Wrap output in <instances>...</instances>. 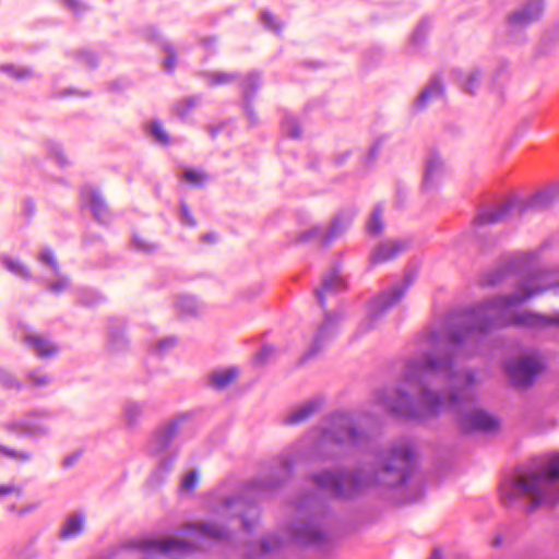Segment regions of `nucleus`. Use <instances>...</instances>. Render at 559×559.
Returning <instances> with one entry per match:
<instances>
[{"instance_id":"nucleus-22","label":"nucleus","mask_w":559,"mask_h":559,"mask_svg":"<svg viewBox=\"0 0 559 559\" xmlns=\"http://www.w3.org/2000/svg\"><path fill=\"white\" fill-rule=\"evenodd\" d=\"M443 95V86L438 79H432L425 90L421 91L415 102L418 109L424 108L428 103L441 98Z\"/></svg>"},{"instance_id":"nucleus-8","label":"nucleus","mask_w":559,"mask_h":559,"mask_svg":"<svg viewBox=\"0 0 559 559\" xmlns=\"http://www.w3.org/2000/svg\"><path fill=\"white\" fill-rule=\"evenodd\" d=\"M407 287V283L396 284L377 296L370 302L368 317L361 322L360 329L364 331L372 329L377 319L401 300Z\"/></svg>"},{"instance_id":"nucleus-11","label":"nucleus","mask_w":559,"mask_h":559,"mask_svg":"<svg viewBox=\"0 0 559 559\" xmlns=\"http://www.w3.org/2000/svg\"><path fill=\"white\" fill-rule=\"evenodd\" d=\"M447 167L437 153H430L426 158L424 189L429 190L437 187L443 179Z\"/></svg>"},{"instance_id":"nucleus-9","label":"nucleus","mask_w":559,"mask_h":559,"mask_svg":"<svg viewBox=\"0 0 559 559\" xmlns=\"http://www.w3.org/2000/svg\"><path fill=\"white\" fill-rule=\"evenodd\" d=\"M543 10V2L540 0L530 1L509 15V26L514 31L522 29L538 21Z\"/></svg>"},{"instance_id":"nucleus-21","label":"nucleus","mask_w":559,"mask_h":559,"mask_svg":"<svg viewBox=\"0 0 559 559\" xmlns=\"http://www.w3.org/2000/svg\"><path fill=\"white\" fill-rule=\"evenodd\" d=\"M321 408V402L319 400L307 401L306 403L299 405L294 408L286 417L285 421L290 425H298L307 419H309L312 415L318 413Z\"/></svg>"},{"instance_id":"nucleus-34","label":"nucleus","mask_w":559,"mask_h":559,"mask_svg":"<svg viewBox=\"0 0 559 559\" xmlns=\"http://www.w3.org/2000/svg\"><path fill=\"white\" fill-rule=\"evenodd\" d=\"M198 97H188L179 102L175 109L181 118H186L189 112L198 105Z\"/></svg>"},{"instance_id":"nucleus-36","label":"nucleus","mask_w":559,"mask_h":559,"mask_svg":"<svg viewBox=\"0 0 559 559\" xmlns=\"http://www.w3.org/2000/svg\"><path fill=\"white\" fill-rule=\"evenodd\" d=\"M183 177L187 181L194 185H200L207 178L206 174L200 169H187L183 173Z\"/></svg>"},{"instance_id":"nucleus-44","label":"nucleus","mask_w":559,"mask_h":559,"mask_svg":"<svg viewBox=\"0 0 559 559\" xmlns=\"http://www.w3.org/2000/svg\"><path fill=\"white\" fill-rule=\"evenodd\" d=\"M176 338L175 337H167L158 342L157 344V350L158 353H165L167 349L174 347L176 345Z\"/></svg>"},{"instance_id":"nucleus-28","label":"nucleus","mask_w":559,"mask_h":559,"mask_svg":"<svg viewBox=\"0 0 559 559\" xmlns=\"http://www.w3.org/2000/svg\"><path fill=\"white\" fill-rule=\"evenodd\" d=\"M191 534L211 538H223L226 535V531L224 527L213 523H201L193 526Z\"/></svg>"},{"instance_id":"nucleus-52","label":"nucleus","mask_w":559,"mask_h":559,"mask_svg":"<svg viewBox=\"0 0 559 559\" xmlns=\"http://www.w3.org/2000/svg\"><path fill=\"white\" fill-rule=\"evenodd\" d=\"M56 160L60 164V165H64L67 162H66V158L62 154V152L60 151H57L56 152Z\"/></svg>"},{"instance_id":"nucleus-13","label":"nucleus","mask_w":559,"mask_h":559,"mask_svg":"<svg viewBox=\"0 0 559 559\" xmlns=\"http://www.w3.org/2000/svg\"><path fill=\"white\" fill-rule=\"evenodd\" d=\"M81 195L84 204L91 209L96 219L102 223H107L109 221L110 212L102 195L94 188H83Z\"/></svg>"},{"instance_id":"nucleus-2","label":"nucleus","mask_w":559,"mask_h":559,"mask_svg":"<svg viewBox=\"0 0 559 559\" xmlns=\"http://www.w3.org/2000/svg\"><path fill=\"white\" fill-rule=\"evenodd\" d=\"M362 416L337 412L324 418L319 427L300 439L289 456H284L280 472L271 480L254 479L248 486L249 492H262L285 480L294 463L299 460H334L347 452L367 444L369 433L362 429Z\"/></svg>"},{"instance_id":"nucleus-60","label":"nucleus","mask_w":559,"mask_h":559,"mask_svg":"<svg viewBox=\"0 0 559 559\" xmlns=\"http://www.w3.org/2000/svg\"><path fill=\"white\" fill-rule=\"evenodd\" d=\"M34 509H35V507H32V508H28V509L20 510V511H19V514H20V515H23V514H25L27 511H31V510H34Z\"/></svg>"},{"instance_id":"nucleus-41","label":"nucleus","mask_w":559,"mask_h":559,"mask_svg":"<svg viewBox=\"0 0 559 559\" xmlns=\"http://www.w3.org/2000/svg\"><path fill=\"white\" fill-rule=\"evenodd\" d=\"M69 287V280L67 277H60L56 282L49 284V290L59 294Z\"/></svg>"},{"instance_id":"nucleus-61","label":"nucleus","mask_w":559,"mask_h":559,"mask_svg":"<svg viewBox=\"0 0 559 559\" xmlns=\"http://www.w3.org/2000/svg\"><path fill=\"white\" fill-rule=\"evenodd\" d=\"M203 237H204L205 239H212V238H213V235H210V234H209V235H204Z\"/></svg>"},{"instance_id":"nucleus-17","label":"nucleus","mask_w":559,"mask_h":559,"mask_svg":"<svg viewBox=\"0 0 559 559\" xmlns=\"http://www.w3.org/2000/svg\"><path fill=\"white\" fill-rule=\"evenodd\" d=\"M342 319V314L337 312H328L324 316V321L320 325L313 341V345L307 357L317 353L324 340H328L336 331L337 324Z\"/></svg>"},{"instance_id":"nucleus-26","label":"nucleus","mask_w":559,"mask_h":559,"mask_svg":"<svg viewBox=\"0 0 559 559\" xmlns=\"http://www.w3.org/2000/svg\"><path fill=\"white\" fill-rule=\"evenodd\" d=\"M259 75L257 73H250L248 74L245 80L242 81V91H243V97L247 100L245 110L248 116V118L253 122L254 121V114L250 105L248 104V99L251 97L253 92L259 87Z\"/></svg>"},{"instance_id":"nucleus-5","label":"nucleus","mask_w":559,"mask_h":559,"mask_svg":"<svg viewBox=\"0 0 559 559\" xmlns=\"http://www.w3.org/2000/svg\"><path fill=\"white\" fill-rule=\"evenodd\" d=\"M559 199V187H550L532 195L526 203L510 200L495 209L481 211L477 216L479 224L498 223L513 217L525 210L542 211L551 206Z\"/></svg>"},{"instance_id":"nucleus-16","label":"nucleus","mask_w":559,"mask_h":559,"mask_svg":"<svg viewBox=\"0 0 559 559\" xmlns=\"http://www.w3.org/2000/svg\"><path fill=\"white\" fill-rule=\"evenodd\" d=\"M346 288V281L341 275L337 269L332 270L328 274L324 275L322 280V286L320 289H317V299L321 307H324L325 297L329 294L337 293Z\"/></svg>"},{"instance_id":"nucleus-30","label":"nucleus","mask_w":559,"mask_h":559,"mask_svg":"<svg viewBox=\"0 0 559 559\" xmlns=\"http://www.w3.org/2000/svg\"><path fill=\"white\" fill-rule=\"evenodd\" d=\"M0 453L9 459H12L16 462H22V463L28 462L33 457L32 452H29L27 450H16V449L9 448V447L2 445V444H0Z\"/></svg>"},{"instance_id":"nucleus-43","label":"nucleus","mask_w":559,"mask_h":559,"mask_svg":"<svg viewBox=\"0 0 559 559\" xmlns=\"http://www.w3.org/2000/svg\"><path fill=\"white\" fill-rule=\"evenodd\" d=\"M262 21L266 27L273 31H280L281 27L277 25L275 17L270 12L262 13Z\"/></svg>"},{"instance_id":"nucleus-51","label":"nucleus","mask_w":559,"mask_h":559,"mask_svg":"<svg viewBox=\"0 0 559 559\" xmlns=\"http://www.w3.org/2000/svg\"><path fill=\"white\" fill-rule=\"evenodd\" d=\"M136 247L141 250H144V251H151L152 250V246L144 242L143 240L139 239L138 237H134L133 238Z\"/></svg>"},{"instance_id":"nucleus-39","label":"nucleus","mask_w":559,"mask_h":559,"mask_svg":"<svg viewBox=\"0 0 559 559\" xmlns=\"http://www.w3.org/2000/svg\"><path fill=\"white\" fill-rule=\"evenodd\" d=\"M23 488L22 486L15 485L13 483L2 484L0 485V498L15 495L20 497L22 495Z\"/></svg>"},{"instance_id":"nucleus-37","label":"nucleus","mask_w":559,"mask_h":559,"mask_svg":"<svg viewBox=\"0 0 559 559\" xmlns=\"http://www.w3.org/2000/svg\"><path fill=\"white\" fill-rule=\"evenodd\" d=\"M209 79L211 84L213 85H221V84H227L234 81L235 75L230 73L225 72H212L209 74Z\"/></svg>"},{"instance_id":"nucleus-55","label":"nucleus","mask_w":559,"mask_h":559,"mask_svg":"<svg viewBox=\"0 0 559 559\" xmlns=\"http://www.w3.org/2000/svg\"><path fill=\"white\" fill-rule=\"evenodd\" d=\"M500 281V277L498 276H492V277H489L486 280V283L489 284V285H495L497 284L498 282Z\"/></svg>"},{"instance_id":"nucleus-20","label":"nucleus","mask_w":559,"mask_h":559,"mask_svg":"<svg viewBox=\"0 0 559 559\" xmlns=\"http://www.w3.org/2000/svg\"><path fill=\"white\" fill-rule=\"evenodd\" d=\"M178 432V425L170 423L160 427L153 436L150 444L151 452L157 454L164 451Z\"/></svg>"},{"instance_id":"nucleus-12","label":"nucleus","mask_w":559,"mask_h":559,"mask_svg":"<svg viewBox=\"0 0 559 559\" xmlns=\"http://www.w3.org/2000/svg\"><path fill=\"white\" fill-rule=\"evenodd\" d=\"M406 248V241L400 239L385 240L373 249L370 261L372 264L384 263L401 254Z\"/></svg>"},{"instance_id":"nucleus-58","label":"nucleus","mask_w":559,"mask_h":559,"mask_svg":"<svg viewBox=\"0 0 559 559\" xmlns=\"http://www.w3.org/2000/svg\"><path fill=\"white\" fill-rule=\"evenodd\" d=\"M240 515L242 518V523H243L245 527L249 528L251 526V524L249 523L248 519L243 514H240Z\"/></svg>"},{"instance_id":"nucleus-33","label":"nucleus","mask_w":559,"mask_h":559,"mask_svg":"<svg viewBox=\"0 0 559 559\" xmlns=\"http://www.w3.org/2000/svg\"><path fill=\"white\" fill-rule=\"evenodd\" d=\"M282 130L290 138L298 139L301 135L300 127L294 117H286L282 122Z\"/></svg>"},{"instance_id":"nucleus-23","label":"nucleus","mask_w":559,"mask_h":559,"mask_svg":"<svg viewBox=\"0 0 559 559\" xmlns=\"http://www.w3.org/2000/svg\"><path fill=\"white\" fill-rule=\"evenodd\" d=\"M0 262L13 275L23 280L32 278L28 266L25 265L20 259L2 254L0 255Z\"/></svg>"},{"instance_id":"nucleus-1","label":"nucleus","mask_w":559,"mask_h":559,"mask_svg":"<svg viewBox=\"0 0 559 559\" xmlns=\"http://www.w3.org/2000/svg\"><path fill=\"white\" fill-rule=\"evenodd\" d=\"M556 287H559L557 273L538 272L528 276L512 295L487 299L452 318L447 326L425 330L418 337L417 353L406 361L402 385L379 391L377 403L403 418L423 420L449 409L457 413L459 424L465 431L495 429L496 418L472 406L474 372L460 368L443 348L448 344L477 345L491 331L506 325H559L558 312L551 316L519 312L526 300Z\"/></svg>"},{"instance_id":"nucleus-24","label":"nucleus","mask_w":559,"mask_h":559,"mask_svg":"<svg viewBox=\"0 0 559 559\" xmlns=\"http://www.w3.org/2000/svg\"><path fill=\"white\" fill-rule=\"evenodd\" d=\"M459 85L468 93H473L480 82V72L477 69L454 71Z\"/></svg>"},{"instance_id":"nucleus-42","label":"nucleus","mask_w":559,"mask_h":559,"mask_svg":"<svg viewBox=\"0 0 559 559\" xmlns=\"http://www.w3.org/2000/svg\"><path fill=\"white\" fill-rule=\"evenodd\" d=\"M29 378L36 385H45V384L49 383V381H50V378L40 371L32 372L29 374Z\"/></svg>"},{"instance_id":"nucleus-38","label":"nucleus","mask_w":559,"mask_h":559,"mask_svg":"<svg viewBox=\"0 0 559 559\" xmlns=\"http://www.w3.org/2000/svg\"><path fill=\"white\" fill-rule=\"evenodd\" d=\"M151 132L155 136V139L157 141H159L160 143H164V144L168 143V141H169L168 135H167L166 131L164 130L163 126L158 121H153L151 123Z\"/></svg>"},{"instance_id":"nucleus-4","label":"nucleus","mask_w":559,"mask_h":559,"mask_svg":"<svg viewBox=\"0 0 559 559\" xmlns=\"http://www.w3.org/2000/svg\"><path fill=\"white\" fill-rule=\"evenodd\" d=\"M500 498L504 504L521 499L532 502V509L544 503L559 500V453L546 455L545 463L537 471L518 468L513 475L500 485Z\"/></svg>"},{"instance_id":"nucleus-56","label":"nucleus","mask_w":559,"mask_h":559,"mask_svg":"<svg viewBox=\"0 0 559 559\" xmlns=\"http://www.w3.org/2000/svg\"><path fill=\"white\" fill-rule=\"evenodd\" d=\"M262 548H263L264 551H271V550L274 549V547L269 545L267 540H263Z\"/></svg>"},{"instance_id":"nucleus-14","label":"nucleus","mask_w":559,"mask_h":559,"mask_svg":"<svg viewBox=\"0 0 559 559\" xmlns=\"http://www.w3.org/2000/svg\"><path fill=\"white\" fill-rule=\"evenodd\" d=\"M21 338L40 357H51L58 353V346L40 334L25 330Z\"/></svg>"},{"instance_id":"nucleus-40","label":"nucleus","mask_w":559,"mask_h":559,"mask_svg":"<svg viewBox=\"0 0 559 559\" xmlns=\"http://www.w3.org/2000/svg\"><path fill=\"white\" fill-rule=\"evenodd\" d=\"M198 484V473L195 471H191L188 473L181 483V487L185 490H193Z\"/></svg>"},{"instance_id":"nucleus-50","label":"nucleus","mask_w":559,"mask_h":559,"mask_svg":"<svg viewBox=\"0 0 559 559\" xmlns=\"http://www.w3.org/2000/svg\"><path fill=\"white\" fill-rule=\"evenodd\" d=\"M176 64L175 57L170 53L164 61V67L168 71H173Z\"/></svg>"},{"instance_id":"nucleus-57","label":"nucleus","mask_w":559,"mask_h":559,"mask_svg":"<svg viewBox=\"0 0 559 559\" xmlns=\"http://www.w3.org/2000/svg\"><path fill=\"white\" fill-rule=\"evenodd\" d=\"M75 461V457H68L64 460V465L66 466H71Z\"/></svg>"},{"instance_id":"nucleus-10","label":"nucleus","mask_w":559,"mask_h":559,"mask_svg":"<svg viewBox=\"0 0 559 559\" xmlns=\"http://www.w3.org/2000/svg\"><path fill=\"white\" fill-rule=\"evenodd\" d=\"M352 217L349 216H337L332 222L329 230L322 228V227H313L307 233L304 234L302 238L304 240L312 239V238H319L324 245H328L333 239L338 237L342 233H344L349 224H350Z\"/></svg>"},{"instance_id":"nucleus-45","label":"nucleus","mask_w":559,"mask_h":559,"mask_svg":"<svg viewBox=\"0 0 559 559\" xmlns=\"http://www.w3.org/2000/svg\"><path fill=\"white\" fill-rule=\"evenodd\" d=\"M518 258H519L521 263H523V264H531V263H533L534 261L537 260V253L534 252V251L521 252V253L518 254Z\"/></svg>"},{"instance_id":"nucleus-7","label":"nucleus","mask_w":559,"mask_h":559,"mask_svg":"<svg viewBox=\"0 0 559 559\" xmlns=\"http://www.w3.org/2000/svg\"><path fill=\"white\" fill-rule=\"evenodd\" d=\"M131 545L146 556L168 555L174 552H188L197 547V543L186 542L179 538H141L133 540Z\"/></svg>"},{"instance_id":"nucleus-29","label":"nucleus","mask_w":559,"mask_h":559,"mask_svg":"<svg viewBox=\"0 0 559 559\" xmlns=\"http://www.w3.org/2000/svg\"><path fill=\"white\" fill-rule=\"evenodd\" d=\"M382 213L383 209L380 205L374 207L367 223V230L369 234L379 235L383 230Z\"/></svg>"},{"instance_id":"nucleus-19","label":"nucleus","mask_w":559,"mask_h":559,"mask_svg":"<svg viewBox=\"0 0 559 559\" xmlns=\"http://www.w3.org/2000/svg\"><path fill=\"white\" fill-rule=\"evenodd\" d=\"M293 538L301 544L317 545L324 539V533L312 522L294 525Z\"/></svg>"},{"instance_id":"nucleus-54","label":"nucleus","mask_w":559,"mask_h":559,"mask_svg":"<svg viewBox=\"0 0 559 559\" xmlns=\"http://www.w3.org/2000/svg\"><path fill=\"white\" fill-rule=\"evenodd\" d=\"M242 502H243L242 498H230L227 500L228 506H234V504L242 503Z\"/></svg>"},{"instance_id":"nucleus-46","label":"nucleus","mask_w":559,"mask_h":559,"mask_svg":"<svg viewBox=\"0 0 559 559\" xmlns=\"http://www.w3.org/2000/svg\"><path fill=\"white\" fill-rule=\"evenodd\" d=\"M275 349L272 346H263L261 350L257 355V359L261 362L266 361L273 354Z\"/></svg>"},{"instance_id":"nucleus-3","label":"nucleus","mask_w":559,"mask_h":559,"mask_svg":"<svg viewBox=\"0 0 559 559\" xmlns=\"http://www.w3.org/2000/svg\"><path fill=\"white\" fill-rule=\"evenodd\" d=\"M380 469L366 473L346 471H323L312 475L313 483L322 490L337 498H352L373 484L390 487L407 483L415 467V452L408 440H400L378 459Z\"/></svg>"},{"instance_id":"nucleus-18","label":"nucleus","mask_w":559,"mask_h":559,"mask_svg":"<svg viewBox=\"0 0 559 559\" xmlns=\"http://www.w3.org/2000/svg\"><path fill=\"white\" fill-rule=\"evenodd\" d=\"M86 524V514L82 510H76L67 515L59 536L62 539H72L80 536Z\"/></svg>"},{"instance_id":"nucleus-59","label":"nucleus","mask_w":559,"mask_h":559,"mask_svg":"<svg viewBox=\"0 0 559 559\" xmlns=\"http://www.w3.org/2000/svg\"><path fill=\"white\" fill-rule=\"evenodd\" d=\"M430 559H441V554L438 550H435Z\"/></svg>"},{"instance_id":"nucleus-25","label":"nucleus","mask_w":559,"mask_h":559,"mask_svg":"<svg viewBox=\"0 0 559 559\" xmlns=\"http://www.w3.org/2000/svg\"><path fill=\"white\" fill-rule=\"evenodd\" d=\"M238 374V370L234 367L218 369L211 373L210 381L215 389H225L229 385Z\"/></svg>"},{"instance_id":"nucleus-49","label":"nucleus","mask_w":559,"mask_h":559,"mask_svg":"<svg viewBox=\"0 0 559 559\" xmlns=\"http://www.w3.org/2000/svg\"><path fill=\"white\" fill-rule=\"evenodd\" d=\"M425 32H426V26L425 24H420L416 31L414 32L413 34V40L417 41L419 40L424 35H425Z\"/></svg>"},{"instance_id":"nucleus-53","label":"nucleus","mask_w":559,"mask_h":559,"mask_svg":"<svg viewBox=\"0 0 559 559\" xmlns=\"http://www.w3.org/2000/svg\"><path fill=\"white\" fill-rule=\"evenodd\" d=\"M171 462L163 461L159 464V469H163L165 472H168L170 469Z\"/></svg>"},{"instance_id":"nucleus-48","label":"nucleus","mask_w":559,"mask_h":559,"mask_svg":"<svg viewBox=\"0 0 559 559\" xmlns=\"http://www.w3.org/2000/svg\"><path fill=\"white\" fill-rule=\"evenodd\" d=\"M67 5L74 12H80L85 5L80 0H63Z\"/></svg>"},{"instance_id":"nucleus-31","label":"nucleus","mask_w":559,"mask_h":559,"mask_svg":"<svg viewBox=\"0 0 559 559\" xmlns=\"http://www.w3.org/2000/svg\"><path fill=\"white\" fill-rule=\"evenodd\" d=\"M176 308L185 314H195L199 310L198 301L192 296L178 297Z\"/></svg>"},{"instance_id":"nucleus-6","label":"nucleus","mask_w":559,"mask_h":559,"mask_svg":"<svg viewBox=\"0 0 559 559\" xmlns=\"http://www.w3.org/2000/svg\"><path fill=\"white\" fill-rule=\"evenodd\" d=\"M543 368L544 364L538 356H522L506 365V371L516 386L531 385Z\"/></svg>"},{"instance_id":"nucleus-27","label":"nucleus","mask_w":559,"mask_h":559,"mask_svg":"<svg viewBox=\"0 0 559 559\" xmlns=\"http://www.w3.org/2000/svg\"><path fill=\"white\" fill-rule=\"evenodd\" d=\"M144 405L136 401H127L123 405L124 423L128 427H134L143 416Z\"/></svg>"},{"instance_id":"nucleus-15","label":"nucleus","mask_w":559,"mask_h":559,"mask_svg":"<svg viewBox=\"0 0 559 559\" xmlns=\"http://www.w3.org/2000/svg\"><path fill=\"white\" fill-rule=\"evenodd\" d=\"M8 430L15 431L24 437L38 439L49 433V426L43 420H22L8 424Z\"/></svg>"},{"instance_id":"nucleus-32","label":"nucleus","mask_w":559,"mask_h":559,"mask_svg":"<svg viewBox=\"0 0 559 559\" xmlns=\"http://www.w3.org/2000/svg\"><path fill=\"white\" fill-rule=\"evenodd\" d=\"M1 70L4 73H8L9 75L15 78V79H27L33 75V71L25 67H17L14 64H2Z\"/></svg>"},{"instance_id":"nucleus-47","label":"nucleus","mask_w":559,"mask_h":559,"mask_svg":"<svg viewBox=\"0 0 559 559\" xmlns=\"http://www.w3.org/2000/svg\"><path fill=\"white\" fill-rule=\"evenodd\" d=\"M180 209H181V215H182L183 221L188 225L194 226L195 222H194L192 214L190 213L188 206L185 203H182Z\"/></svg>"},{"instance_id":"nucleus-35","label":"nucleus","mask_w":559,"mask_h":559,"mask_svg":"<svg viewBox=\"0 0 559 559\" xmlns=\"http://www.w3.org/2000/svg\"><path fill=\"white\" fill-rule=\"evenodd\" d=\"M38 260L41 263L50 266L53 274H56V275L59 274V265H58V262H57L56 257L51 249H49V248L43 249L41 252L39 253Z\"/></svg>"}]
</instances>
